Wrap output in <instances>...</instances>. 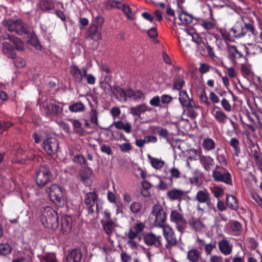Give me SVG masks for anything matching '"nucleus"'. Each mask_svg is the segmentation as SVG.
Listing matches in <instances>:
<instances>
[{
	"label": "nucleus",
	"instance_id": "39448f33",
	"mask_svg": "<svg viewBox=\"0 0 262 262\" xmlns=\"http://www.w3.org/2000/svg\"><path fill=\"white\" fill-rule=\"evenodd\" d=\"M212 177L214 181L222 182L227 184H231V176L229 172L225 168L218 166L212 171Z\"/></svg>",
	"mask_w": 262,
	"mask_h": 262
},
{
	"label": "nucleus",
	"instance_id": "f3484780",
	"mask_svg": "<svg viewBox=\"0 0 262 262\" xmlns=\"http://www.w3.org/2000/svg\"><path fill=\"white\" fill-rule=\"evenodd\" d=\"M200 163L204 169L210 171L214 165V159L209 156H202L199 159Z\"/></svg>",
	"mask_w": 262,
	"mask_h": 262
},
{
	"label": "nucleus",
	"instance_id": "6e6552de",
	"mask_svg": "<svg viewBox=\"0 0 262 262\" xmlns=\"http://www.w3.org/2000/svg\"><path fill=\"white\" fill-rule=\"evenodd\" d=\"M222 43L219 45V47L222 50H227L228 51L229 56L233 59H237L243 57L241 52L238 50L236 48L229 43V40L226 38L222 41Z\"/></svg>",
	"mask_w": 262,
	"mask_h": 262
},
{
	"label": "nucleus",
	"instance_id": "ea45409f",
	"mask_svg": "<svg viewBox=\"0 0 262 262\" xmlns=\"http://www.w3.org/2000/svg\"><path fill=\"white\" fill-rule=\"evenodd\" d=\"M69 109L71 112H82L84 110V105L82 102H76L70 105Z\"/></svg>",
	"mask_w": 262,
	"mask_h": 262
},
{
	"label": "nucleus",
	"instance_id": "dca6fc26",
	"mask_svg": "<svg viewBox=\"0 0 262 262\" xmlns=\"http://www.w3.org/2000/svg\"><path fill=\"white\" fill-rule=\"evenodd\" d=\"M217 122L225 124L228 119L226 114L219 107L215 106L211 112Z\"/></svg>",
	"mask_w": 262,
	"mask_h": 262
},
{
	"label": "nucleus",
	"instance_id": "b1692460",
	"mask_svg": "<svg viewBox=\"0 0 262 262\" xmlns=\"http://www.w3.org/2000/svg\"><path fill=\"white\" fill-rule=\"evenodd\" d=\"M3 53L9 58H13L15 54L12 46L7 41H4L2 45Z\"/></svg>",
	"mask_w": 262,
	"mask_h": 262
},
{
	"label": "nucleus",
	"instance_id": "4be33fe9",
	"mask_svg": "<svg viewBox=\"0 0 262 262\" xmlns=\"http://www.w3.org/2000/svg\"><path fill=\"white\" fill-rule=\"evenodd\" d=\"M70 71L75 81L77 82H81L84 77L83 69L80 70L77 66H72L71 67Z\"/></svg>",
	"mask_w": 262,
	"mask_h": 262
},
{
	"label": "nucleus",
	"instance_id": "4468645a",
	"mask_svg": "<svg viewBox=\"0 0 262 262\" xmlns=\"http://www.w3.org/2000/svg\"><path fill=\"white\" fill-rule=\"evenodd\" d=\"M113 93L116 96L117 99L120 100L126 101L127 98H131L133 93V90L127 89L125 90L119 87L115 88L113 90Z\"/></svg>",
	"mask_w": 262,
	"mask_h": 262
},
{
	"label": "nucleus",
	"instance_id": "1a4fd4ad",
	"mask_svg": "<svg viewBox=\"0 0 262 262\" xmlns=\"http://www.w3.org/2000/svg\"><path fill=\"white\" fill-rule=\"evenodd\" d=\"M170 221L176 224L178 231L182 233L186 227V221L182 215L177 210H172L170 215Z\"/></svg>",
	"mask_w": 262,
	"mask_h": 262
},
{
	"label": "nucleus",
	"instance_id": "473e14b6",
	"mask_svg": "<svg viewBox=\"0 0 262 262\" xmlns=\"http://www.w3.org/2000/svg\"><path fill=\"white\" fill-rule=\"evenodd\" d=\"M187 107L188 114L189 117L194 118L198 116L197 110L198 107L195 105L193 101H190L189 103L187 105Z\"/></svg>",
	"mask_w": 262,
	"mask_h": 262
},
{
	"label": "nucleus",
	"instance_id": "9b49d317",
	"mask_svg": "<svg viewBox=\"0 0 262 262\" xmlns=\"http://www.w3.org/2000/svg\"><path fill=\"white\" fill-rule=\"evenodd\" d=\"M144 243L147 246H154L159 248L162 245V237L160 235H156L150 232L147 233L143 237Z\"/></svg>",
	"mask_w": 262,
	"mask_h": 262
},
{
	"label": "nucleus",
	"instance_id": "a18cd8bd",
	"mask_svg": "<svg viewBox=\"0 0 262 262\" xmlns=\"http://www.w3.org/2000/svg\"><path fill=\"white\" fill-rule=\"evenodd\" d=\"M86 70L85 68H83V73L84 77L86 80V82L88 84L93 85L95 83L96 78L91 74H86Z\"/></svg>",
	"mask_w": 262,
	"mask_h": 262
},
{
	"label": "nucleus",
	"instance_id": "864d4df0",
	"mask_svg": "<svg viewBox=\"0 0 262 262\" xmlns=\"http://www.w3.org/2000/svg\"><path fill=\"white\" fill-rule=\"evenodd\" d=\"M89 117L93 123L98 124V112L96 110L93 109L91 111Z\"/></svg>",
	"mask_w": 262,
	"mask_h": 262
},
{
	"label": "nucleus",
	"instance_id": "bb28decb",
	"mask_svg": "<svg viewBox=\"0 0 262 262\" xmlns=\"http://www.w3.org/2000/svg\"><path fill=\"white\" fill-rule=\"evenodd\" d=\"M226 204L227 206L232 210H236L238 208L237 200L234 195H227Z\"/></svg>",
	"mask_w": 262,
	"mask_h": 262
},
{
	"label": "nucleus",
	"instance_id": "aec40b11",
	"mask_svg": "<svg viewBox=\"0 0 262 262\" xmlns=\"http://www.w3.org/2000/svg\"><path fill=\"white\" fill-rule=\"evenodd\" d=\"M72 218L68 215H64L61 219V230L64 234L70 232L72 229Z\"/></svg>",
	"mask_w": 262,
	"mask_h": 262
},
{
	"label": "nucleus",
	"instance_id": "423d86ee",
	"mask_svg": "<svg viewBox=\"0 0 262 262\" xmlns=\"http://www.w3.org/2000/svg\"><path fill=\"white\" fill-rule=\"evenodd\" d=\"M51 200L55 203H61L63 201V195L61 188L57 184H52L46 188Z\"/></svg>",
	"mask_w": 262,
	"mask_h": 262
},
{
	"label": "nucleus",
	"instance_id": "774afa93",
	"mask_svg": "<svg viewBox=\"0 0 262 262\" xmlns=\"http://www.w3.org/2000/svg\"><path fill=\"white\" fill-rule=\"evenodd\" d=\"M210 262H223L224 258L222 256L217 255H212L210 256Z\"/></svg>",
	"mask_w": 262,
	"mask_h": 262
},
{
	"label": "nucleus",
	"instance_id": "052dcab7",
	"mask_svg": "<svg viewBox=\"0 0 262 262\" xmlns=\"http://www.w3.org/2000/svg\"><path fill=\"white\" fill-rule=\"evenodd\" d=\"M210 69V66L205 63H201L200 64V67L199 71L201 74H205L209 71Z\"/></svg>",
	"mask_w": 262,
	"mask_h": 262
},
{
	"label": "nucleus",
	"instance_id": "680f3d73",
	"mask_svg": "<svg viewBox=\"0 0 262 262\" xmlns=\"http://www.w3.org/2000/svg\"><path fill=\"white\" fill-rule=\"evenodd\" d=\"M100 83V87L101 89H103L105 93H107L112 91L111 85L108 81H101Z\"/></svg>",
	"mask_w": 262,
	"mask_h": 262
},
{
	"label": "nucleus",
	"instance_id": "412c9836",
	"mask_svg": "<svg viewBox=\"0 0 262 262\" xmlns=\"http://www.w3.org/2000/svg\"><path fill=\"white\" fill-rule=\"evenodd\" d=\"M151 108H149L145 104H141L135 107H132L130 109V112L134 116H140L142 114L146 111H151Z\"/></svg>",
	"mask_w": 262,
	"mask_h": 262
},
{
	"label": "nucleus",
	"instance_id": "e2e57ef3",
	"mask_svg": "<svg viewBox=\"0 0 262 262\" xmlns=\"http://www.w3.org/2000/svg\"><path fill=\"white\" fill-rule=\"evenodd\" d=\"M73 160L75 163H78L80 165L84 164L85 163V159L82 155H78L75 156Z\"/></svg>",
	"mask_w": 262,
	"mask_h": 262
},
{
	"label": "nucleus",
	"instance_id": "3c124183",
	"mask_svg": "<svg viewBox=\"0 0 262 262\" xmlns=\"http://www.w3.org/2000/svg\"><path fill=\"white\" fill-rule=\"evenodd\" d=\"M133 94L132 95V97H134V99L135 100L140 101L144 100L145 96L142 91H137L136 92H134L133 91Z\"/></svg>",
	"mask_w": 262,
	"mask_h": 262
},
{
	"label": "nucleus",
	"instance_id": "c9c22d12",
	"mask_svg": "<svg viewBox=\"0 0 262 262\" xmlns=\"http://www.w3.org/2000/svg\"><path fill=\"white\" fill-rule=\"evenodd\" d=\"M88 36L91 39L96 38L99 39L101 38L100 34L98 32L97 27L96 25H91L88 31Z\"/></svg>",
	"mask_w": 262,
	"mask_h": 262
},
{
	"label": "nucleus",
	"instance_id": "7c9ffc66",
	"mask_svg": "<svg viewBox=\"0 0 262 262\" xmlns=\"http://www.w3.org/2000/svg\"><path fill=\"white\" fill-rule=\"evenodd\" d=\"M189 224L191 228L197 232L201 231L204 228V226L202 222L193 217L189 221Z\"/></svg>",
	"mask_w": 262,
	"mask_h": 262
},
{
	"label": "nucleus",
	"instance_id": "c85d7f7f",
	"mask_svg": "<svg viewBox=\"0 0 262 262\" xmlns=\"http://www.w3.org/2000/svg\"><path fill=\"white\" fill-rule=\"evenodd\" d=\"M113 125L117 129H123L126 133H130L131 132L132 125L128 122L124 123L122 121H118L114 122Z\"/></svg>",
	"mask_w": 262,
	"mask_h": 262
},
{
	"label": "nucleus",
	"instance_id": "4d7b16f0",
	"mask_svg": "<svg viewBox=\"0 0 262 262\" xmlns=\"http://www.w3.org/2000/svg\"><path fill=\"white\" fill-rule=\"evenodd\" d=\"M14 63L17 68H23L25 66L26 62L21 57H16L14 60Z\"/></svg>",
	"mask_w": 262,
	"mask_h": 262
},
{
	"label": "nucleus",
	"instance_id": "9d476101",
	"mask_svg": "<svg viewBox=\"0 0 262 262\" xmlns=\"http://www.w3.org/2000/svg\"><path fill=\"white\" fill-rule=\"evenodd\" d=\"M43 146L46 152L51 156L54 155L58 147V142L56 138H48L43 142Z\"/></svg>",
	"mask_w": 262,
	"mask_h": 262
},
{
	"label": "nucleus",
	"instance_id": "69168bd1",
	"mask_svg": "<svg viewBox=\"0 0 262 262\" xmlns=\"http://www.w3.org/2000/svg\"><path fill=\"white\" fill-rule=\"evenodd\" d=\"M43 258L46 262H56L55 255L52 253L44 256Z\"/></svg>",
	"mask_w": 262,
	"mask_h": 262
},
{
	"label": "nucleus",
	"instance_id": "13d9d810",
	"mask_svg": "<svg viewBox=\"0 0 262 262\" xmlns=\"http://www.w3.org/2000/svg\"><path fill=\"white\" fill-rule=\"evenodd\" d=\"M160 98L158 96H154L149 101V104L153 106L158 107L160 105Z\"/></svg>",
	"mask_w": 262,
	"mask_h": 262
},
{
	"label": "nucleus",
	"instance_id": "37998d69",
	"mask_svg": "<svg viewBox=\"0 0 262 262\" xmlns=\"http://www.w3.org/2000/svg\"><path fill=\"white\" fill-rule=\"evenodd\" d=\"M211 18L212 20H203L201 24V25L206 30H211L215 26V24L212 18L211 13Z\"/></svg>",
	"mask_w": 262,
	"mask_h": 262
},
{
	"label": "nucleus",
	"instance_id": "a19ab883",
	"mask_svg": "<svg viewBox=\"0 0 262 262\" xmlns=\"http://www.w3.org/2000/svg\"><path fill=\"white\" fill-rule=\"evenodd\" d=\"M179 100L183 106L187 105L189 103L190 100L188 96L185 91H180L179 93Z\"/></svg>",
	"mask_w": 262,
	"mask_h": 262
},
{
	"label": "nucleus",
	"instance_id": "2f4dec72",
	"mask_svg": "<svg viewBox=\"0 0 262 262\" xmlns=\"http://www.w3.org/2000/svg\"><path fill=\"white\" fill-rule=\"evenodd\" d=\"M148 158L151 166L155 169H159L164 165L165 162L160 159L153 158L149 155H148Z\"/></svg>",
	"mask_w": 262,
	"mask_h": 262
},
{
	"label": "nucleus",
	"instance_id": "ddd939ff",
	"mask_svg": "<svg viewBox=\"0 0 262 262\" xmlns=\"http://www.w3.org/2000/svg\"><path fill=\"white\" fill-rule=\"evenodd\" d=\"M145 227L144 224L141 222H138L132 226L127 234L129 238H135L138 235L142 232Z\"/></svg>",
	"mask_w": 262,
	"mask_h": 262
},
{
	"label": "nucleus",
	"instance_id": "7ed1b4c3",
	"mask_svg": "<svg viewBox=\"0 0 262 262\" xmlns=\"http://www.w3.org/2000/svg\"><path fill=\"white\" fill-rule=\"evenodd\" d=\"M150 217L154 218V225L157 227L163 226L166 220V213L162 207L159 205L154 206L150 213Z\"/></svg>",
	"mask_w": 262,
	"mask_h": 262
},
{
	"label": "nucleus",
	"instance_id": "20e7f679",
	"mask_svg": "<svg viewBox=\"0 0 262 262\" xmlns=\"http://www.w3.org/2000/svg\"><path fill=\"white\" fill-rule=\"evenodd\" d=\"M51 177L49 168L45 166H41L36 173V184L39 186H44L51 181Z\"/></svg>",
	"mask_w": 262,
	"mask_h": 262
},
{
	"label": "nucleus",
	"instance_id": "f8f14e48",
	"mask_svg": "<svg viewBox=\"0 0 262 262\" xmlns=\"http://www.w3.org/2000/svg\"><path fill=\"white\" fill-rule=\"evenodd\" d=\"M161 227L167 243L171 246L174 245L177 243V239L171 227L168 225H164Z\"/></svg>",
	"mask_w": 262,
	"mask_h": 262
},
{
	"label": "nucleus",
	"instance_id": "09e8293b",
	"mask_svg": "<svg viewBox=\"0 0 262 262\" xmlns=\"http://www.w3.org/2000/svg\"><path fill=\"white\" fill-rule=\"evenodd\" d=\"M215 248L216 243L215 242H211V243L205 245L204 249L206 255H211L212 251Z\"/></svg>",
	"mask_w": 262,
	"mask_h": 262
},
{
	"label": "nucleus",
	"instance_id": "4c0bfd02",
	"mask_svg": "<svg viewBox=\"0 0 262 262\" xmlns=\"http://www.w3.org/2000/svg\"><path fill=\"white\" fill-rule=\"evenodd\" d=\"M239 141L235 138H232L231 139L229 144L233 148L234 155L236 156H238L240 152V148L239 147Z\"/></svg>",
	"mask_w": 262,
	"mask_h": 262
},
{
	"label": "nucleus",
	"instance_id": "a211bd4d",
	"mask_svg": "<svg viewBox=\"0 0 262 262\" xmlns=\"http://www.w3.org/2000/svg\"><path fill=\"white\" fill-rule=\"evenodd\" d=\"M167 195L170 200H178L180 202L182 198L185 196V191L173 188L167 191Z\"/></svg>",
	"mask_w": 262,
	"mask_h": 262
},
{
	"label": "nucleus",
	"instance_id": "5fc2aeb1",
	"mask_svg": "<svg viewBox=\"0 0 262 262\" xmlns=\"http://www.w3.org/2000/svg\"><path fill=\"white\" fill-rule=\"evenodd\" d=\"M92 174V170L89 167H85L82 171H81L80 175L81 178L83 180L87 179Z\"/></svg>",
	"mask_w": 262,
	"mask_h": 262
},
{
	"label": "nucleus",
	"instance_id": "a878e982",
	"mask_svg": "<svg viewBox=\"0 0 262 262\" xmlns=\"http://www.w3.org/2000/svg\"><path fill=\"white\" fill-rule=\"evenodd\" d=\"M187 257L191 262H198L201 257V253L196 249H192L187 252Z\"/></svg>",
	"mask_w": 262,
	"mask_h": 262
},
{
	"label": "nucleus",
	"instance_id": "79ce46f5",
	"mask_svg": "<svg viewBox=\"0 0 262 262\" xmlns=\"http://www.w3.org/2000/svg\"><path fill=\"white\" fill-rule=\"evenodd\" d=\"M184 84V81L183 77L181 76H177L174 80L173 89L174 90H180L181 89Z\"/></svg>",
	"mask_w": 262,
	"mask_h": 262
},
{
	"label": "nucleus",
	"instance_id": "f704fd0d",
	"mask_svg": "<svg viewBox=\"0 0 262 262\" xmlns=\"http://www.w3.org/2000/svg\"><path fill=\"white\" fill-rule=\"evenodd\" d=\"M215 142L211 138H205L202 143V147L206 151H210L213 150L215 148Z\"/></svg>",
	"mask_w": 262,
	"mask_h": 262
},
{
	"label": "nucleus",
	"instance_id": "2eb2a0df",
	"mask_svg": "<svg viewBox=\"0 0 262 262\" xmlns=\"http://www.w3.org/2000/svg\"><path fill=\"white\" fill-rule=\"evenodd\" d=\"M219 249L225 256L230 255L232 251V245L227 239H223L218 243Z\"/></svg>",
	"mask_w": 262,
	"mask_h": 262
},
{
	"label": "nucleus",
	"instance_id": "bf43d9fd",
	"mask_svg": "<svg viewBox=\"0 0 262 262\" xmlns=\"http://www.w3.org/2000/svg\"><path fill=\"white\" fill-rule=\"evenodd\" d=\"M221 104L222 107L226 111L229 112L231 111V105L227 99L225 98L223 99L221 101Z\"/></svg>",
	"mask_w": 262,
	"mask_h": 262
},
{
	"label": "nucleus",
	"instance_id": "f03ea898",
	"mask_svg": "<svg viewBox=\"0 0 262 262\" xmlns=\"http://www.w3.org/2000/svg\"><path fill=\"white\" fill-rule=\"evenodd\" d=\"M4 25L10 32H14L20 35L27 34L29 36L28 26L21 19H6L4 21Z\"/></svg>",
	"mask_w": 262,
	"mask_h": 262
},
{
	"label": "nucleus",
	"instance_id": "338daca9",
	"mask_svg": "<svg viewBox=\"0 0 262 262\" xmlns=\"http://www.w3.org/2000/svg\"><path fill=\"white\" fill-rule=\"evenodd\" d=\"M121 258L122 262H130L132 260L131 256L124 251L121 253Z\"/></svg>",
	"mask_w": 262,
	"mask_h": 262
},
{
	"label": "nucleus",
	"instance_id": "0e129e2a",
	"mask_svg": "<svg viewBox=\"0 0 262 262\" xmlns=\"http://www.w3.org/2000/svg\"><path fill=\"white\" fill-rule=\"evenodd\" d=\"M107 6H110L112 8H117L118 9L121 8V3L116 0H108L107 3Z\"/></svg>",
	"mask_w": 262,
	"mask_h": 262
},
{
	"label": "nucleus",
	"instance_id": "6e6d98bb",
	"mask_svg": "<svg viewBox=\"0 0 262 262\" xmlns=\"http://www.w3.org/2000/svg\"><path fill=\"white\" fill-rule=\"evenodd\" d=\"M141 206V203L134 202L130 205V209L133 213H137L140 211Z\"/></svg>",
	"mask_w": 262,
	"mask_h": 262
},
{
	"label": "nucleus",
	"instance_id": "de8ad7c7",
	"mask_svg": "<svg viewBox=\"0 0 262 262\" xmlns=\"http://www.w3.org/2000/svg\"><path fill=\"white\" fill-rule=\"evenodd\" d=\"M12 248L9 244H0V254L6 255L9 254Z\"/></svg>",
	"mask_w": 262,
	"mask_h": 262
},
{
	"label": "nucleus",
	"instance_id": "603ef678",
	"mask_svg": "<svg viewBox=\"0 0 262 262\" xmlns=\"http://www.w3.org/2000/svg\"><path fill=\"white\" fill-rule=\"evenodd\" d=\"M172 184V181L171 179H170V182L167 183L164 181L160 180V183L158 185V188L162 190H165L170 188Z\"/></svg>",
	"mask_w": 262,
	"mask_h": 262
},
{
	"label": "nucleus",
	"instance_id": "6ab92c4d",
	"mask_svg": "<svg viewBox=\"0 0 262 262\" xmlns=\"http://www.w3.org/2000/svg\"><path fill=\"white\" fill-rule=\"evenodd\" d=\"M195 200L200 203L208 204L210 200V193L206 189L199 190L196 194Z\"/></svg>",
	"mask_w": 262,
	"mask_h": 262
},
{
	"label": "nucleus",
	"instance_id": "5701e85b",
	"mask_svg": "<svg viewBox=\"0 0 262 262\" xmlns=\"http://www.w3.org/2000/svg\"><path fill=\"white\" fill-rule=\"evenodd\" d=\"M81 254L79 250L74 249L68 255L67 262H80Z\"/></svg>",
	"mask_w": 262,
	"mask_h": 262
},
{
	"label": "nucleus",
	"instance_id": "393cba45",
	"mask_svg": "<svg viewBox=\"0 0 262 262\" xmlns=\"http://www.w3.org/2000/svg\"><path fill=\"white\" fill-rule=\"evenodd\" d=\"M179 18L181 24L184 25H188L192 22L193 19H198L193 17L191 15L185 12H182L179 14Z\"/></svg>",
	"mask_w": 262,
	"mask_h": 262
},
{
	"label": "nucleus",
	"instance_id": "0eeeda50",
	"mask_svg": "<svg viewBox=\"0 0 262 262\" xmlns=\"http://www.w3.org/2000/svg\"><path fill=\"white\" fill-rule=\"evenodd\" d=\"M62 107L51 102H44L41 110L47 116L52 117L60 114L62 112Z\"/></svg>",
	"mask_w": 262,
	"mask_h": 262
},
{
	"label": "nucleus",
	"instance_id": "49530a36",
	"mask_svg": "<svg viewBox=\"0 0 262 262\" xmlns=\"http://www.w3.org/2000/svg\"><path fill=\"white\" fill-rule=\"evenodd\" d=\"M230 229L235 234L238 233L242 230V225L238 221H233L230 224Z\"/></svg>",
	"mask_w": 262,
	"mask_h": 262
},
{
	"label": "nucleus",
	"instance_id": "c756f323",
	"mask_svg": "<svg viewBox=\"0 0 262 262\" xmlns=\"http://www.w3.org/2000/svg\"><path fill=\"white\" fill-rule=\"evenodd\" d=\"M96 199V195L94 192H88L85 195L84 203L89 209H91L95 204Z\"/></svg>",
	"mask_w": 262,
	"mask_h": 262
},
{
	"label": "nucleus",
	"instance_id": "e433bc0d",
	"mask_svg": "<svg viewBox=\"0 0 262 262\" xmlns=\"http://www.w3.org/2000/svg\"><path fill=\"white\" fill-rule=\"evenodd\" d=\"M120 6L121 8L120 9H121L123 11L128 19L133 20L135 18V14L132 11V10L128 5L121 3Z\"/></svg>",
	"mask_w": 262,
	"mask_h": 262
},
{
	"label": "nucleus",
	"instance_id": "cd10ccee",
	"mask_svg": "<svg viewBox=\"0 0 262 262\" xmlns=\"http://www.w3.org/2000/svg\"><path fill=\"white\" fill-rule=\"evenodd\" d=\"M233 35L236 38L244 36L247 33V29L243 28L239 24L235 25L231 30Z\"/></svg>",
	"mask_w": 262,
	"mask_h": 262
},
{
	"label": "nucleus",
	"instance_id": "58836bf2",
	"mask_svg": "<svg viewBox=\"0 0 262 262\" xmlns=\"http://www.w3.org/2000/svg\"><path fill=\"white\" fill-rule=\"evenodd\" d=\"M115 227V223L113 221H104L103 224V228L105 233L110 235L113 231Z\"/></svg>",
	"mask_w": 262,
	"mask_h": 262
},
{
	"label": "nucleus",
	"instance_id": "72a5a7b5",
	"mask_svg": "<svg viewBox=\"0 0 262 262\" xmlns=\"http://www.w3.org/2000/svg\"><path fill=\"white\" fill-rule=\"evenodd\" d=\"M8 38L9 40L13 43L15 46V49L19 51H21L24 49V44L22 41L17 38L15 36H13L12 35H8Z\"/></svg>",
	"mask_w": 262,
	"mask_h": 262
},
{
	"label": "nucleus",
	"instance_id": "f257e3e1",
	"mask_svg": "<svg viewBox=\"0 0 262 262\" xmlns=\"http://www.w3.org/2000/svg\"><path fill=\"white\" fill-rule=\"evenodd\" d=\"M41 222L44 227L52 230L56 229L59 226L57 212L49 206L45 207L42 212Z\"/></svg>",
	"mask_w": 262,
	"mask_h": 262
},
{
	"label": "nucleus",
	"instance_id": "8fccbe9b",
	"mask_svg": "<svg viewBox=\"0 0 262 262\" xmlns=\"http://www.w3.org/2000/svg\"><path fill=\"white\" fill-rule=\"evenodd\" d=\"M72 124L75 128L76 132L79 135H82L84 133V129L81 127V123L78 120H73Z\"/></svg>",
	"mask_w": 262,
	"mask_h": 262
},
{
	"label": "nucleus",
	"instance_id": "c03bdc74",
	"mask_svg": "<svg viewBox=\"0 0 262 262\" xmlns=\"http://www.w3.org/2000/svg\"><path fill=\"white\" fill-rule=\"evenodd\" d=\"M40 7L43 11L49 10L53 8L54 4L50 0H42Z\"/></svg>",
	"mask_w": 262,
	"mask_h": 262
}]
</instances>
